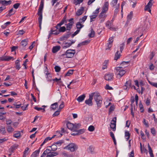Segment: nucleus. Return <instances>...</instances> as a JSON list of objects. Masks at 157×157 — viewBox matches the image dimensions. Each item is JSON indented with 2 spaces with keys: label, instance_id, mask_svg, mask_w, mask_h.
Returning <instances> with one entry per match:
<instances>
[{
  "label": "nucleus",
  "instance_id": "f257e3e1",
  "mask_svg": "<svg viewBox=\"0 0 157 157\" xmlns=\"http://www.w3.org/2000/svg\"><path fill=\"white\" fill-rule=\"evenodd\" d=\"M94 93V98L96 102L98 109L101 106L102 102V99L99 93L97 92Z\"/></svg>",
  "mask_w": 157,
  "mask_h": 157
},
{
  "label": "nucleus",
  "instance_id": "f03ea898",
  "mask_svg": "<svg viewBox=\"0 0 157 157\" xmlns=\"http://www.w3.org/2000/svg\"><path fill=\"white\" fill-rule=\"evenodd\" d=\"M44 1L41 0L37 14L39 16L38 21L39 23H42V10L44 7Z\"/></svg>",
  "mask_w": 157,
  "mask_h": 157
},
{
  "label": "nucleus",
  "instance_id": "7ed1b4c3",
  "mask_svg": "<svg viewBox=\"0 0 157 157\" xmlns=\"http://www.w3.org/2000/svg\"><path fill=\"white\" fill-rule=\"evenodd\" d=\"M75 53V50L69 49L67 50L65 53L61 55V56L66 58H71L73 57Z\"/></svg>",
  "mask_w": 157,
  "mask_h": 157
},
{
  "label": "nucleus",
  "instance_id": "20e7f679",
  "mask_svg": "<svg viewBox=\"0 0 157 157\" xmlns=\"http://www.w3.org/2000/svg\"><path fill=\"white\" fill-rule=\"evenodd\" d=\"M78 147L77 145L73 143H71L64 148V149H67L71 151H74L77 149Z\"/></svg>",
  "mask_w": 157,
  "mask_h": 157
},
{
  "label": "nucleus",
  "instance_id": "39448f33",
  "mask_svg": "<svg viewBox=\"0 0 157 157\" xmlns=\"http://www.w3.org/2000/svg\"><path fill=\"white\" fill-rule=\"evenodd\" d=\"M94 93H92L89 95V98L86 100L85 101V103L89 106H92L93 105L92 100H93V97H94Z\"/></svg>",
  "mask_w": 157,
  "mask_h": 157
},
{
  "label": "nucleus",
  "instance_id": "423d86ee",
  "mask_svg": "<svg viewBox=\"0 0 157 157\" xmlns=\"http://www.w3.org/2000/svg\"><path fill=\"white\" fill-rule=\"evenodd\" d=\"M113 74L112 73H108L105 76V79L106 80L110 81L113 79Z\"/></svg>",
  "mask_w": 157,
  "mask_h": 157
},
{
  "label": "nucleus",
  "instance_id": "0eeeda50",
  "mask_svg": "<svg viewBox=\"0 0 157 157\" xmlns=\"http://www.w3.org/2000/svg\"><path fill=\"white\" fill-rule=\"evenodd\" d=\"M28 42V40L27 39H25L24 40H23L21 42L20 44V48H21L25 49V47L26 46V45L27 44Z\"/></svg>",
  "mask_w": 157,
  "mask_h": 157
},
{
  "label": "nucleus",
  "instance_id": "6e6552de",
  "mask_svg": "<svg viewBox=\"0 0 157 157\" xmlns=\"http://www.w3.org/2000/svg\"><path fill=\"white\" fill-rule=\"evenodd\" d=\"M66 16H65L63 18V19L62 20V21H60V22L57 24V25L55 26V28H56V29H58V27H60L61 25H63L64 23H67V21L66 20Z\"/></svg>",
  "mask_w": 157,
  "mask_h": 157
},
{
  "label": "nucleus",
  "instance_id": "1a4fd4ad",
  "mask_svg": "<svg viewBox=\"0 0 157 157\" xmlns=\"http://www.w3.org/2000/svg\"><path fill=\"white\" fill-rule=\"evenodd\" d=\"M11 59L13 60V57L11 56H4L0 57V61H9Z\"/></svg>",
  "mask_w": 157,
  "mask_h": 157
},
{
  "label": "nucleus",
  "instance_id": "9d476101",
  "mask_svg": "<svg viewBox=\"0 0 157 157\" xmlns=\"http://www.w3.org/2000/svg\"><path fill=\"white\" fill-rule=\"evenodd\" d=\"M71 34V33L69 31L67 32V33L62 36L60 38V40L61 41H63L68 39L70 36Z\"/></svg>",
  "mask_w": 157,
  "mask_h": 157
},
{
  "label": "nucleus",
  "instance_id": "9b49d317",
  "mask_svg": "<svg viewBox=\"0 0 157 157\" xmlns=\"http://www.w3.org/2000/svg\"><path fill=\"white\" fill-rule=\"evenodd\" d=\"M12 3V1L0 0V4H2L3 6H5L10 5Z\"/></svg>",
  "mask_w": 157,
  "mask_h": 157
},
{
  "label": "nucleus",
  "instance_id": "f8f14e48",
  "mask_svg": "<svg viewBox=\"0 0 157 157\" xmlns=\"http://www.w3.org/2000/svg\"><path fill=\"white\" fill-rule=\"evenodd\" d=\"M153 0H150L147 3V5L144 8L145 10H147L148 9L151 7L152 5V2Z\"/></svg>",
  "mask_w": 157,
  "mask_h": 157
},
{
  "label": "nucleus",
  "instance_id": "ddd939ff",
  "mask_svg": "<svg viewBox=\"0 0 157 157\" xmlns=\"http://www.w3.org/2000/svg\"><path fill=\"white\" fill-rule=\"evenodd\" d=\"M108 2H105L102 8V11L106 12L108 10Z\"/></svg>",
  "mask_w": 157,
  "mask_h": 157
},
{
  "label": "nucleus",
  "instance_id": "4468645a",
  "mask_svg": "<svg viewBox=\"0 0 157 157\" xmlns=\"http://www.w3.org/2000/svg\"><path fill=\"white\" fill-rule=\"evenodd\" d=\"M113 37H112L109 39V44L108 45V48H106V50L107 49H109L110 48H111L112 46V43L113 42Z\"/></svg>",
  "mask_w": 157,
  "mask_h": 157
},
{
  "label": "nucleus",
  "instance_id": "2eb2a0df",
  "mask_svg": "<svg viewBox=\"0 0 157 157\" xmlns=\"http://www.w3.org/2000/svg\"><path fill=\"white\" fill-rule=\"evenodd\" d=\"M74 124L72 123H70L69 122H68L67 124V128L70 130H74L75 129H74Z\"/></svg>",
  "mask_w": 157,
  "mask_h": 157
},
{
  "label": "nucleus",
  "instance_id": "dca6fc26",
  "mask_svg": "<svg viewBox=\"0 0 157 157\" xmlns=\"http://www.w3.org/2000/svg\"><path fill=\"white\" fill-rule=\"evenodd\" d=\"M125 71L123 70L120 72H116V74L119 78H121L125 73Z\"/></svg>",
  "mask_w": 157,
  "mask_h": 157
},
{
  "label": "nucleus",
  "instance_id": "f3484780",
  "mask_svg": "<svg viewBox=\"0 0 157 157\" xmlns=\"http://www.w3.org/2000/svg\"><path fill=\"white\" fill-rule=\"evenodd\" d=\"M74 22L73 21L70 22L69 23L66 24L67 30L70 31L72 27V26Z\"/></svg>",
  "mask_w": 157,
  "mask_h": 157
},
{
  "label": "nucleus",
  "instance_id": "a211bd4d",
  "mask_svg": "<svg viewBox=\"0 0 157 157\" xmlns=\"http://www.w3.org/2000/svg\"><path fill=\"white\" fill-rule=\"evenodd\" d=\"M60 48V46H56L54 47L52 49V52L53 53H55L59 51Z\"/></svg>",
  "mask_w": 157,
  "mask_h": 157
},
{
  "label": "nucleus",
  "instance_id": "6ab92c4d",
  "mask_svg": "<svg viewBox=\"0 0 157 157\" xmlns=\"http://www.w3.org/2000/svg\"><path fill=\"white\" fill-rule=\"evenodd\" d=\"M58 104L57 102H55L52 104L51 105L50 109L51 110H55L56 108H57Z\"/></svg>",
  "mask_w": 157,
  "mask_h": 157
},
{
  "label": "nucleus",
  "instance_id": "aec40b11",
  "mask_svg": "<svg viewBox=\"0 0 157 157\" xmlns=\"http://www.w3.org/2000/svg\"><path fill=\"white\" fill-rule=\"evenodd\" d=\"M85 94H83L80 96L78 97L77 99V100L78 102H81L82 101L85 99Z\"/></svg>",
  "mask_w": 157,
  "mask_h": 157
},
{
  "label": "nucleus",
  "instance_id": "412c9836",
  "mask_svg": "<svg viewBox=\"0 0 157 157\" xmlns=\"http://www.w3.org/2000/svg\"><path fill=\"white\" fill-rule=\"evenodd\" d=\"M84 8L83 7H81L80 9L78 10L76 13V15L77 16H79L81 15L83 13Z\"/></svg>",
  "mask_w": 157,
  "mask_h": 157
},
{
  "label": "nucleus",
  "instance_id": "4be33fe9",
  "mask_svg": "<svg viewBox=\"0 0 157 157\" xmlns=\"http://www.w3.org/2000/svg\"><path fill=\"white\" fill-rule=\"evenodd\" d=\"M19 62V59H17L15 63V67L16 68V69H17L18 70H19L21 68Z\"/></svg>",
  "mask_w": 157,
  "mask_h": 157
},
{
  "label": "nucleus",
  "instance_id": "5701e85b",
  "mask_svg": "<svg viewBox=\"0 0 157 157\" xmlns=\"http://www.w3.org/2000/svg\"><path fill=\"white\" fill-rule=\"evenodd\" d=\"M58 153L57 152H52L49 153V154L47 155V157H53L54 156L58 155Z\"/></svg>",
  "mask_w": 157,
  "mask_h": 157
},
{
  "label": "nucleus",
  "instance_id": "b1692460",
  "mask_svg": "<svg viewBox=\"0 0 157 157\" xmlns=\"http://www.w3.org/2000/svg\"><path fill=\"white\" fill-rule=\"evenodd\" d=\"M105 13L106 12L102 11L99 15V18H104L106 17V15L105 14Z\"/></svg>",
  "mask_w": 157,
  "mask_h": 157
},
{
  "label": "nucleus",
  "instance_id": "393cba45",
  "mask_svg": "<svg viewBox=\"0 0 157 157\" xmlns=\"http://www.w3.org/2000/svg\"><path fill=\"white\" fill-rule=\"evenodd\" d=\"M40 148L39 150H36L31 155V156L32 157H36L38 155L40 152Z\"/></svg>",
  "mask_w": 157,
  "mask_h": 157
},
{
  "label": "nucleus",
  "instance_id": "a878e982",
  "mask_svg": "<svg viewBox=\"0 0 157 157\" xmlns=\"http://www.w3.org/2000/svg\"><path fill=\"white\" fill-rule=\"evenodd\" d=\"M133 15V13L132 11L130 12L129 14L128 15L127 17V23L129 22L131 20Z\"/></svg>",
  "mask_w": 157,
  "mask_h": 157
},
{
  "label": "nucleus",
  "instance_id": "bb28decb",
  "mask_svg": "<svg viewBox=\"0 0 157 157\" xmlns=\"http://www.w3.org/2000/svg\"><path fill=\"white\" fill-rule=\"evenodd\" d=\"M6 129L9 133L12 132L14 131V129L10 125H8L7 126Z\"/></svg>",
  "mask_w": 157,
  "mask_h": 157
},
{
  "label": "nucleus",
  "instance_id": "cd10ccee",
  "mask_svg": "<svg viewBox=\"0 0 157 157\" xmlns=\"http://www.w3.org/2000/svg\"><path fill=\"white\" fill-rule=\"evenodd\" d=\"M13 136L16 138H18L21 136L20 132L19 131H17L14 133Z\"/></svg>",
  "mask_w": 157,
  "mask_h": 157
},
{
  "label": "nucleus",
  "instance_id": "c85d7f7f",
  "mask_svg": "<svg viewBox=\"0 0 157 157\" xmlns=\"http://www.w3.org/2000/svg\"><path fill=\"white\" fill-rule=\"evenodd\" d=\"M125 86H128V87H131L132 88V81L130 80H129L127 81L125 84Z\"/></svg>",
  "mask_w": 157,
  "mask_h": 157
},
{
  "label": "nucleus",
  "instance_id": "c756f323",
  "mask_svg": "<svg viewBox=\"0 0 157 157\" xmlns=\"http://www.w3.org/2000/svg\"><path fill=\"white\" fill-rule=\"evenodd\" d=\"M81 22H77L76 24V27L78 29H80L83 27L84 25L81 24Z\"/></svg>",
  "mask_w": 157,
  "mask_h": 157
},
{
  "label": "nucleus",
  "instance_id": "7c9ffc66",
  "mask_svg": "<svg viewBox=\"0 0 157 157\" xmlns=\"http://www.w3.org/2000/svg\"><path fill=\"white\" fill-rule=\"evenodd\" d=\"M130 136V134L128 131H126L125 132V136L127 141L128 140Z\"/></svg>",
  "mask_w": 157,
  "mask_h": 157
},
{
  "label": "nucleus",
  "instance_id": "2f4dec72",
  "mask_svg": "<svg viewBox=\"0 0 157 157\" xmlns=\"http://www.w3.org/2000/svg\"><path fill=\"white\" fill-rule=\"evenodd\" d=\"M58 31L59 32H63L66 30V28L65 26L58 27Z\"/></svg>",
  "mask_w": 157,
  "mask_h": 157
},
{
  "label": "nucleus",
  "instance_id": "473e14b6",
  "mask_svg": "<svg viewBox=\"0 0 157 157\" xmlns=\"http://www.w3.org/2000/svg\"><path fill=\"white\" fill-rule=\"evenodd\" d=\"M74 70H69L66 74L65 75V76H70L73 73Z\"/></svg>",
  "mask_w": 157,
  "mask_h": 157
},
{
  "label": "nucleus",
  "instance_id": "72a5a7b5",
  "mask_svg": "<svg viewBox=\"0 0 157 157\" xmlns=\"http://www.w3.org/2000/svg\"><path fill=\"white\" fill-rule=\"evenodd\" d=\"M95 35V33L93 29H92L90 33L89 34L88 36L90 38L94 37Z\"/></svg>",
  "mask_w": 157,
  "mask_h": 157
},
{
  "label": "nucleus",
  "instance_id": "f704fd0d",
  "mask_svg": "<svg viewBox=\"0 0 157 157\" xmlns=\"http://www.w3.org/2000/svg\"><path fill=\"white\" fill-rule=\"evenodd\" d=\"M94 147L91 146H90L87 149L88 152L93 154L94 153Z\"/></svg>",
  "mask_w": 157,
  "mask_h": 157
},
{
  "label": "nucleus",
  "instance_id": "c9c22d12",
  "mask_svg": "<svg viewBox=\"0 0 157 157\" xmlns=\"http://www.w3.org/2000/svg\"><path fill=\"white\" fill-rule=\"evenodd\" d=\"M118 51H117L115 53L114 57V59L115 60H117L118 59L120 58L121 56V54L120 53H118Z\"/></svg>",
  "mask_w": 157,
  "mask_h": 157
},
{
  "label": "nucleus",
  "instance_id": "e433bc0d",
  "mask_svg": "<svg viewBox=\"0 0 157 157\" xmlns=\"http://www.w3.org/2000/svg\"><path fill=\"white\" fill-rule=\"evenodd\" d=\"M13 11V8H11L9 11V13L6 16L8 17V16H10L14 14L15 12V11H14V12L12 13Z\"/></svg>",
  "mask_w": 157,
  "mask_h": 157
},
{
  "label": "nucleus",
  "instance_id": "4c0bfd02",
  "mask_svg": "<svg viewBox=\"0 0 157 157\" xmlns=\"http://www.w3.org/2000/svg\"><path fill=\"white\" fill-rule=\"evenodd\" d=\"M29 148L28 147H26L24 152V154L23 157H26V155L28 154V151Z\"/></svg>",
  "mask_w": 157,
  "mask_h": 157
},
{
  "label": "nucleus",
  "instance_id": "58836bf2",
  "mask_svg": "<svg viewBox=\"0 0 157 157\" xmlns=\"http://www.w3.org/2000/svg\"><path fill=\"white\" fill-rule=\"evenodd\" d=\"M64 143V141L63 140H60L54 143V144L58 145V146H60L62 144Z\"/></svg>",
  "mask_w": 157,
  "mask_h": 157
},
{
  "label": "nucleus",
  "instance_id": "ea45409f",
  "mask_svg": "<svg viewBox=\"0 0 157 157\" xmlns=\"http://www.w3.org/2000/svg\"><path fill=\"white\" fill-rule=\"evenodd\" d=\"M126 67V66H124V67H123L120 66L119 67H117L116 68V70L117 71V72H120L121 71H123V70L122 69L123 68H124V67Z\"/></svg>",
  "mask_w": 157,
  "mask_h": 157
},
{
  "label": "nucleus",
  "instance_id": "a19ab883",
  "mask_svg": "<svg viewBox=\"0 0 157 157\" xmlns=\"http://www.w3.org/2000/svg\"><path fill=\"white\" fill-rule=\"evenodd\" d=\"M63 48H67L71 46L70 43L66 42L62 44Z\"/></svg>",
  "mask_w": 157,
  "mask_h": 157
},
{
  "label": "nucleus",
  "instance_id": "79ce46f5",
  "mask_svg": "<svg viewBox=\"0 0 157 157\" xmlns=\"http://www.w3.org/2000/svg\"><path fill=\"white\" fill-rule=\"evenodd\" d=\"M129 62L130 61H123L122 63H121L120 65V66L122 67H124V66H126V67L127 66V65L128 64Z\"/></svg>",
  "mask_w": 157,
  "mask_h": 157
},
{
  "label": "nucleus",
  "instance_id": "37998d69",
  "mask_svg": "<svg viewBox=\"0 0 157 157\" xmlns=\"http://www.w3.org/2000/svg\"><path fill=\"white\" fill-rule=\"evenodd\" d=\"M147 145H148V150H149V152L150 155H153V153L152 150L151 149V147H150L149 144H148Z\"/></svg>",
  "mask_w": 157,
  "mask_h": 157
},
{
  "label": "nucleus",
  "instance_id": "c03bdc74",
  "mask_svg": "<svg viewBox=\"0 0 157 157\" xmlns=\"http://www.w3.org/2000/svg\"><path fill=\"white\" fill-rule=\"evenodd\" d=\"M110 128L113 129V131H115L116 129V124H113L111 123L110 125Z\"/></svg>",
  "mask_w": 157,
  "mask_h": 157
},
{
  "label": "nucleus",
  "instance_id": "a18cd8bd",
  "mask_svg": "<svg viewBox=\"0 0 157 157\" xmlns=\"http://www.w3.org/2000/svg\"><path fill=\"white\" fill-rule=\"evenodd\" d=\"M74 129H75V130H76V129L78 128H80L81 124L79 123H78V124H77L76 123H75L74 124Z\"/></svg>",
  "mask_w": 157,
  "mask_h": 157
},
{
  "label": "nucleus",
  "instance_id": "49530a36",
  "mask_svg": "<svg viewBox=\"0 0 157 157\" xmlns=\"http://www.w3.org/2000/svg\"><path fill=\"white\" fill-rule=\"evenodd\" d=\"M60 109H58L57 111H56L54 114L52 115L53 117H55L58 116L60 113Z\"/></svg>",
  "mask_w": 157,
  "mask_h": 157
},
{
  "label": "nucleus",
  "instance_id": "de8ad7c7",
  "mask_svg": "<svg viewBox=\"0 0 157 157\" xmlns=\"http://www.w3.org/2000/svg\"><path fill=\"white\" fill-rule=\"evenodd\" d=\"M17 145H14L12 146L10 148L9 150L10 151L13 152V151L15 149V148L17 147Z\"/></svg>",
  "mask_w": 157,
  "mask_h": 157
},
{
  "label": "nucleus",
  "instance_id": "09e8293b",
  "mask_svg": "<svg viewBox=\"0 0 157 157\" xmlns=\"http://www.w3.org/2000/svg\"><path fill=\"white\" fill-rule=\"evenodd\" d=\"M94 129L95 128L92 125H90L88 128V130L90 132H93L94 131Z\"/></svg>",
  "mask_w": 157,
  "mask_h": 157
},
{
  "label": "nucleus",
  "instance_id": "8fccbe9b",
  "mask_svg": "<svg viewBox=\"0 0 157 157\" xmlns=\"http://www.w3.org/2000/svg\"><path fill=\"white\" fill-rule=\"evenodd\" d=\"M124 43H123L121 44L120 45V51L121 53L122 52V51L124 48Z\"/></svg>",
  "mask_w": 157,
  "mask_h": 157
},
{
  "label": "nucleus",
  "instance_id": "3c124183",
  "mask_svg": "<svg viewBox=\"0 0 157 157\" xmlns=\"http://www.w3.org/2000/svg\"><path fill=\"white\" fill-rule=\"evenodd\" d=\"M87 18V16H85L83 17L82 18L79 19L80 22L81 23H83Z\"/></svg>",
  "mask_w": 157,
  "mask_h": 157
},
{
  "label": "nucleus",
  "instance_id": "603ef678",
  "mask_svg": "<svg viewBox=\"0 0 157 157\" xmlns=\"http://www.w3.org/2000/svg\"><path fill=\"white\" fill-rule=\"evenodd\" d=\"M90 42V40H86L85 41L81 42L82 45H85L88 44Z\"/></svg>",
  "mask_w": 157,
  "mask_h": 157
},
{
  "label": "nucleus",
  "instance_id": "864d4df0",
  "mask_svg": "<svg viewBox=\"0 0 157 157\" xmlns=\"http://www.w3.org/2000/svg\"><path fill=\"white\" fill-rule=\"evenodd\" d=\"M54 68L55 70V71L56 72H59L60 71L61 68L60 67L58 66H56L54 67Z\"/></svg>",
  "mask_w": 157,
  "mask_h": 157
},
{
  "label": "nucleus",
  "instance_id": "5fc2aeb1",
  "mask_svg": "<svg viewBox=\"0 0 157 157\" xmlns=\"http://www.w3.org/2000/svg\"><path fill=\"white\" fill-rule=\"evenodd\" d=\"M52 150L53 151H55L57 149V147L56 145L55 144L52 145L51 147Z\"/></svg>",
  "mask_w": 157,
  "mask_h": 157
},
{
  "label": "nucleus",
  "instance_id": "6e6d98bb",
  "mask_svg": "<svg viewBox=\"0 0 157 157\" xmlns=\"http://www.w3.org/2000/svg\"><path fill=\"white\" fill-rule=\"evenodd\" d=\"M139 107L140 112L141 113L143 112L144 110L143 109V107L141 102L139 103Z\"/></svg>",
  "mask_w": 157,
  "mask_h": 157
},
{
  "label": "nucleus",
  "instance_id": "4d7b16f0",
  "mask_svg": "<svg viewBox=\"0 0 157 157\" xmlns=\"http://www.w3.org/2000/svg\"><path fill=\"white\" fill-rule=\"evenodd\" d=\"M106 25L107 27L109 28L111 26H112V25L111 23V22H110V21H108L106 23Z\"/></svg>",
  "mask_w": 157,
  "mask_h": 157
},
{
  "label": "nucleus",
  "instance_id": "13d9d810",
  "mask_svg": "<svg viewBox=\"0 0 157 157\" xmlns=\"http://www.w3.org/2000/svg\"><path fill=\"white\" fill-rule=\"evenodd\" d=\"M149 83L152 86L157 87V83H155L154 82H151L150 81H148Z\"/></svg>",
  "mask_w": 157,
  "mask_h": 157
},
{
  "label": "nucleus",
  "instance_id": "bf43d9fd",
  "mask_svg": "<svg viewBox=\"0 0 157 157\" xmlns=\"http://www.w3.org/2000/svg\"><path fill=\"white\" fill-rule=\"evenodd\" d=\"M97 15H94L90 16V22H92L94 21L93 19L97 17Z\"/></svg>",
  "mask_w": 157,
  "mask_h": 157
},
{
  "label": "nucleus",
  "instance_id": "052dcab7",
  "mask_svg": "<svg viewBox=\"0 0 157 157\" xmlns=\"http://www.w3.org/2000/svg\"><path fill=\"white\" fill-rule=\"evenodd\" d=\"M140 28H138L136 29L134 32L132 33V34H136L139 33V29Z\"/></svg>",
  "mask_w": 157,
  "mask_h": 157
},
{
  "label": "nucleus",
  "instance_id": "680f3d73",
  "mask_svg": "<svg viewBox=\"0 0 157 157\" xmlns=\"http://www.w3.org/2000/svg\"><path fill=\"white\" fill-rule=\"evenodd\" d=\"M57 136L58 137H61L62 135V133L60 132V131H57L56 132V133Z\"/></svg>",
  "mask_w": 157,
  "mask_h": 157
},
{
  "label": "nucleus",
  "instance_id": "e2e57ef3",
  "mask_svg": "<svg viewBox=\"0 0 157 157\" xmlns=\"http://www.w3.org/2000/svg\"><path fill=\"white\" fill-rule=\"evenodd\" d=\"M64 107V102L63 101H62L61 104L59 105V108L58 109H60V110H61V109L63 108Z\"/></svg>",
  "mask_w": 157,
  "mask_h": 157
},
{
  "label": "nucleus",
  "instance_id": "0e129e2a",
  "mask_svg": "<svg viewBox=\"0 0 157 157\" xmlns=\"http://www.w3.org/2000/svg\"><path fill=\"white\" fill-rule=\"evenodd\" d=\"M73 131H74V132H72L71 134V135L72 136H76V135H79V133H78V132L76 130H73Z\"/></svg>",
  "mask_w": 157,
  "mask_h": 157
},
{
  "label": "nucleus",
  "instance_id": "69168bd1",
  "mask_svg": "<svg viewBox=\"0 0 157 157\" xmlns=\"http://www.w3.org/2000/svg\"><path fill=\"white\" fill-rule=\"evenodd\" d=\"M20 4L19 3H16L13 5V7L14 8L17 9L18 8L19 6L20 5Z\"/></svg>",
  "mask_w": 157,
  "mask_h": 157
},
{
  "label": "nucleus",
  "instance_id": "338daca9",
  "mask_svg": "<svg viewBox=\"0 0 157 157\" xmlns=\"http://www.w3.org/2000/svg\"><path fill=\"white\" fill-rule=\"evenodd\" d=\"M85 130L84 129H81L78 130V133H79V135L82 134L85 132Z\"/></svg>",
  "mask_w": 157,
  "mask_h": 157
},
{
  "label": "nucleus",
  "instance_id": "774afa93",
  "mask_svg": "<svg viewBox=\"0 0 157 157\" xmlns=\"http://www.w3.org/2000/svg\"><path fill=\"white\" fill-rule=\"evenodd\" d=\"M117 120L116 117H114L111 122V123L112 124H116Z\"/></svg>",
  "mask_w": 157,
  "mask_h": 157
}]
</instances>
